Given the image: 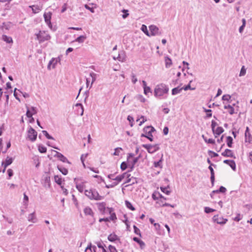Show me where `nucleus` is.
<instances>
[{
  "label": "nucleus",
  "instance_id": "62",
  "mask_svg": "<svg viewBox=\"0 0 252 252\" xmlns=\"http://www.w3.org/2000/svg\"><path fill=\"white\" fill-rule=\"evenodd\" d=\"M87 156H88L87 154H83V155H82V156L81 157V160L84 166H85V163H84V161H85V159L87 158Z\"/></svg>",
  "mask_w": 252,
  "mask_h": 252
},
{
  "label": "nucleus",
  "instance_id": "35",
  "mask_svg": "<svg viewBox=\"0 0 252 252\" xmlns=\"http://www.w3.org/2000/svg\"><path fill=\"white\" fill-rule=\"evenodd\" d=\"M125 204H126V207L127 208H128L129 209H130V210L134 211L135 210V208L132 206L131 203L130 202H129L128 201H127V200L125 201Z\"/></svg>",
  "mask_w": 252,
  "mask_h": 252
},
{
  "label": "nucleus",
  "instance_id": "23",
  "mask_svg": "<svg viewBox=\"0 0 252 252\" xmlns=\"http://www.w3.org/2000/svg\"><path fill=\"white\" fill-rule=\"evenodd\" d=\"M84 213L86 215H89L92 217L94 216V213L92 209L89 207H87L84 208Z\"/></svg>",
  "mask_w": 252,
  "mask_h": 252
},
{
  "label": "nucleus",
  "instance_id": "51",
  "mask_svg": "<svg viewBox=\"0 0 252 252\" xmlns=\"http://www.w3.org/2000/svg\"><path fill=\"white\" fill-rule=\"evenodd\" d=\"M122 12L124 13V14L122 15V17L124 19H126L129 15L128 10L126 9L122 10Z\"/></svg>",
  "mask_w": 252,
  "mask_h": 252
},
{
  "label": "nucleus",
  "instance_id": "47",
  "mask_svg": "<svg viewBox=\"0 0 252 252\" xmlns=\"http://www.w3.org/2000/svg\"><path fill=\"white\" fill-rule=\"evenodd\" d=\"M42 132L48 139H52V140L54 139V138L52 136H51L49 134V133L47 132V131L42 130Z\"/></svg>",
  "mask_w": 252,
  "mask_h": 252
},
{
  "label": "nucleus",
  "instance_id": "26",
  "mask_svg": "<svg viewBox=\"0 0 252 252\" xmlns=\"http://www.w3.org/2000/svg\"><path fill=\"white\" fill-rule=\"evenodd\" d=\"M109 211V213L110 214V217L108 218L109 219V220H115L117 219L116 215L115 213H112L113 211V209L112 208H108Z\"/></svg>",
  "mask_w": 252,
  "mask_h": 252
},
{
  "label": "nucleus",
  "instance_id": "42",
  "mask_svg": "<svg viewBox=\"0 0 252 252\" xmlns=\"http://www.w3.org/2000/svg\"><path fill=\"white\" fill-rule=\"evenodd\" d=\"M203 109L204 110V111L205 112L207 113V114H206L207 118H210L211 117H212V114L211 113L212 110L211 109H207L204 107H203Z\"/></svg>",
  "mask_w": 252,
  "mask_h": 252
},
{
  "label": "nucleus",
  "instance_id": "9",
  "mask_svg": "<svg viewBox=\"0 0 252 252\" xmlns=\"http://www.w3.org/2000/svg\"><path fill=\"white\" fill-rule=\"evenodd\" d=\"M52 15V13L51 12H45L43 15L45 23L50 28H52V24L51 22Z\"/></svg>",
  "mask_w": 252,
  "mask_h": 252
},
{
  "label": "nucleus",
  "instance_id": "45",
  "mask_svg": "<svg viewBox=\"0 0 252 252\" xmlns=\"http://www.w3.org/2000/svg\"><path fill=\"white\" fill-rule=\"evenodd\" d=\"M38 151L41 153H45L47 151V149L43 146L39 145L38 146Z\"/></svg>",
  "mask_w": 252,
  "mask_h": 252
},
{
  "label": "nucleus",
  "instance_id": "46",
  "mask_svg": "<svg viewBox=\"0 0 252 252\" xmlns=\"http://www.w3.org/2000/svg\"><path fill=\"white\" fill-rule=\"evenodd\" d=\"M90 76L92 78V83H91V85L90 86V88H91L92 87V85L93 84V83L95 81V79H96V74H95L94 72H91L90 74Z\"/></svg>",
  "mask_w": 252,
  "mask_h": 252
},
{
  "label": "nucleus",
  "instance_id": "30",
  "mask_svg": "<svg viewBox=\"0 0 252 252\" xmlns=\"http://www.w3.org/2000/svg\"><path fill=\"white\" fill-rule=\"evenodd\" d=\"M182 91V88H180L179 87L174 88L172 90V94L176 95V94L180 93Z\"/></svg>",
  "mask_w": 252,
  "mask_h": 252
},
{
  "label": "nucleus",
  "instance_id": "48",
  "mask_svg": "<svg viewBox=\"0 0 252 252\" xmlns=\"http://www.w3.org/2000/svg\"><path fill=\"white\" fill-rule=\"evenodd\" d=\"M127 167H128V164H127L126 162H123L121 164V169L122 170L124 171L126 170Z\"/></svg>",
  "mask_w": 252,
  "mask_h": 252
},
{
  "label": "nucleus",
  "instance_id": "49",
  "mask_svg": "<svg viewBox=\"0 0 252 252\" xmlns=\"http://www.w3.org/2000/svg\"><path fill=\"white\" fill-rule=\"evenodd\" d=\"M216 210L214 209H212V208H211L209 207H205L204 208V212L207 213V214H209V213H210L211 212H213L214 211H215Z\"/></svg>",
  "mask_w": 252,
  "mask_h": 252
},
{
  "label": "nucleus",
  "instance_id": "37",
  "mask_svg": "<svg viewBox=\"0 0 252 252\" xmlns=\"http://www.w3.org/2000/svg\"><path fill=\"white\" fill-rule=\"evenodd\" d=\"M224 108L225 109H226L227 108H229V113L230 115H232V114H233L234 113V109L230 105H225L224 106Z\"/></svg>",
  "mask_w": 252,
  "mask_h": 252
},
{
  "label": "nucleus",
  "instance_id": "19",
  "mask_svg": "<svg viewBox=\"0 0 252 252\" xmlns=\"http://www.w3.org/2000/svg\"><path fill=\"white\" fill-rule=\"evenodd\" d=\"M223 163L228 164L233 170L235 171L236 170V164L234 160L225 159L223 161Z\"/></svg>",
  "mask_w": 252,
  "mask_h": 252
},
{
  "label": "nucleus",
  "instance_id": "18",
  "mask_svg": "<svg viewBox=\"0 0 252 252\" xmlns=\"http://www.w3.org/2000/svg\"><path fill=\"white\" fill-rule=\"evenodd\" d=\"M213 134L215 135V137L216 138L218 135H220L224 131L223 128L221 126L218 127L216 129L212 130Z\"/></svg>",
  "mask_w": 252,
  "mask_h": 252
},
{
  "label": "nucleus",
  "instance_id": "55",
  "mask_svg": "<svg viewBox=\"0 0 252 252\" xmlns=\"http://www.w3.org/2000/svg\"><path fill=\"white\" fill-rule=\"evenodd\" d=\"M130 183L131 185L134 184L135 183H136V178L131 177V178H129L126 181V183Z\"/></svg>",
  "mask_w": 252,
  "mask_h": 252
},
{
  "label": "nucleus",
  "instance_id": "22",
  "mask_svg": "<svg viewBox=\"0 0 252 252\" xmlns=\"http://www.w3.org/2000/svg\"><path fill=\"white\" fill-rule=\"evenodd\" d=\"M29 7L31 8L32 11L33 13H38L41 10L42 7H40L38 5H30Z\"/></svg>",
  "mask_w": 252,
  "mask_h": 252
},
{
  "label": "nucleus",
  "instance_id": "17",
  "mask_svg": "<svg viewBox=\"0 0 252 252\" xmlns=\"http://www.w3.org/2000/svg\"><path fill=\"white\" fill-rule=\"evenodd\" d=\"M221 155L225 157H231L235 158L232 151L230 150L226 149L223 152L221 153Z\"/></svg>",
  "mask_w": 252,
  "mask_h": 252
},
{
  "label": "nucleus",
  "instance_id": "60",
  "mask_svg": "<svg viewBox=\"0 0 252 252\" xmlns=\"http://www.w3.org/2000/svg\"><path fill=\"white\" fill-rule=\"evenodd\" d=\"M231 98V96L229 94H224L222 97V99L223 100L229 101Z\"/></svg>",
  "mask_w": 252,
  "mask_h": 252
},
{
  "label": "nucleus",
  "instance_id": "6",
  "mask_svg": "<svg viewBox=\"0 0 252 252\" xmlns=\"http://www.w3.org/2000/svg\"><path fill=\"white\" fill-rule=\"evenodd\" d=\"M37 132L32 127L30 126L28 130V137L32 142L34 141L37 138Z\"/></svg>",
  "mask_w": 252,
  "mask_h": 252
},
{
  "label": "nucleus",
  "instance_id": "16",
  "mask_svg": "<svg viewBox=\"0 0 252 252\" xmlns=\"http://www.w3.org/2000/svg\"><path fill=\"white\" fill-rule=\"evenodd\" d=\"M60 58L59 57L57 58H53L52 59L49 63L48 65V68L50 69V66L52 65V68H55L56 64L58 62H60Z\"/></svg>",
  "mask_w": 252,
  "mask_h": 252
},
{
  "label": "nucleus",
  "instance_id": "34",
  "mask_svg": "<svg viewBox=\"0 0 252 252\" xmlns=\"http://www.w3.org/2000/svg\"><path fill=\"white\" fill-rule=\"evenodd\" d=\"M98 208L100 211L104 212L105 210V203L104 202L98 203Z\"/></svg>",
  "mask_w": 252,
  "mask_h": 252
},
{
  "label": "nucleus",
  "instance_id": "38",
  "mask_svg": "<svg viewBox=\"0 0 252 252\" xmlns=\"http://www.w3.org/2000/svg\"><path fill=\"white\" fill-rule=\"evenodd\" d=\"M54 179L55 182L58 184L59 185H60L61 186L62 185V178L60 177L58 175H55L54 176Z\"/></svg>",
  "mask_w": 252,
  "mask_h": 252
},
{
  "label": "nucleus",
  "instance_id": "12",
  "mask_svg": "<svg viewBox=\"0 0 252 252\" xmlns=\"http://www.w3.org/2000/svg\"><path fill=\"white\" fill-rule=\"evenodd\" d=\"M212 166H214L215 167L216 166V165H215L214 164H211V165H210V166H209L208 168L210 170V172H211L210 179H211V184H212V186H214V182H215V173H214V169L212 167Z\"/></svg>",
  "mask_w": 252,
  "mask_h": 252
},
{
  "label": "nucleus",
  "instance_id": "40",
  "mask_svg": "<svg viewBox=\"0 0 252 252\" xmlns=\"http://www.w3.org/2000/svg\"><path fill=\"white\" fill-rule=\"evenodd\" d=\"M86 38V36L80 35L76 39L75 41L79 43H83Z\"/></svg>",
  "mask_w": 252,
  "mask_h": 252
},
{
  "label": "nucleus",
  "instance_id": "32",
  "mask_svg": "<svg viewBox=\"0 0 252 252\" xmlns=\"http://www.w3.org/2000/svg\"><path fill=\"white\" fill-rule=\"evenodd\" d=\"M162 158L158 161H155L154 163V167H159L160 168H162Z\"/></svg>",
  "mask_w": 252,
  "mask_h": 252
},
{
  "label": "nucleus",
  "instance_id": "63",
  "mask_svg": "<svg viewBox=\"0 0 252 252\" xmlns=\"http://www.w3.org/2000/svg\"><path fill=\"white\" fill-rule=\"evenodd\" d=\"M131 81L133 84H135L137 81V79L134 74L132 73L131 74Z\"/></svg>",
  "mask_w": 252,
  "mask_h": 252
},
{
  "label": "nucleus",
  "instance_id": "13",
  "mask_svg": "<svg viewBox=\"0 0 252 252\" xmlns=\"http://www.w3.org/2000/svg\"><path fill=\"white\" fill-rule=\"evenodd\" d=\"M13 162V158H12L7 157L5 161L2 162V165L3 166L4 168L2 170V172L4 173L5 171L6 168L7 166L11 164Z\"/></svg>",
  "mask_w": 252,
  "mask_h": 252
},
{
  "label": "nucleus",
  "instance_id": "14",
  "mask_svg": "<svg viewBox=\"0 0 252 252\" xmlns=\"http://www.w3.org/2000/svg\"><path fill=\"white\" fill-rule=\"evenodd\" d=\"M126 52L124 50H122L119 52L117 60L121 62H124L126 61Z\"/></svg>",
  "mask_w": 252,
  "mask_h": 252
},
{
  "label": "nucleus",
  "instance_id": "4",
  "mask_svg": "<svg viewBox=\"0 0 252 252\" xmlns=\"http://www.w3.org/2000/svg\"><path fill=\"white\" fill-rule=\"evenodd\" d=\"M156 130L152 126H147L143 128V131L146 134V138H148L150 141H153V136L152 132Z\"/></svg>",
  "mask_w": 252,
  "mask_h": 252
},
{
  "label": "nucleus",
  "instance_id": "43",
  "mask_svg": "<svg viewBox=\"0 0 252 252\" xmlns=\"http://www.w3.org/2000/svg\"><path fill=\"white\" fill-rule=\"evenodd\" d=\"M96 244L99 248L101 249L102 252H107L106 249L104 248V246L102 243L97 242Z\"/></svg>",
  "mask_w": 252,
  "mask_h": 252
},
{
  "label": "nucleus",
  "instance_id": "44",
  "mask_svg": "<svg viewBox=\"0 0 252 252\" xmlns=\"http://www.w3.org/2000/svg\"><path fill=\"white\" fill-rule=\"evenodd\" d=\"M191 82H192V81L191 80V81H189V84L188 85H187V86H185L184 87H182V90H184L185 91H187L188 90H194L195 88H192L191 87V86H190V83Z\"/></svg>",
  "mask_w": 252,
  "mask_h": 252
},
{
  "label": "nucleus",
  "instance_id": "57",
  "mask_svg": "<svg viewBox=\"0 0 252 252\" xmlns=\"http://www.w3.org/2000/svg\"><path fill=\"white\" fill-rule=\"evenodd\" d=\"M122 150H123L122 148H120V147L116 148L115 149V152L114 153L113 155H115V156H119L120 151H122Z\"/></svg>",
  "mask_w": 252,
  "mask_h": 252
},
{
  "label": "nucleus",
  "instance_id": "53",
  "mask_svg": "<svg viewBox=\"0 0 252 252\" xmlns=\"http://www.w3.org/2000/svg\"><path fill=\"white\" fill-rule=\"evenodd\" d=\"M246 73V69H245L244 66H243L241 69L240 72L239 74L240 76H244Z\"/></svg>",
  "mask_w": 252,
  "mask_h": 252
},
{
  "label": "nucleus",
  "instance_id": "2",
  "mask_svg": "<svg viewBox=\"0 0 252 252\" xmlns=\"http://www.w3.org/2000/svg\"><path fill=\"white\" fill-rule=\"evenodd\" d=\"M85 194L90 199H94L95 200L102 199V196L99 195L98 192L95 189H91L90 190H85Z\"/></svg>",
  "mask_w": 252,
  "mask_h": 252
},
{
  "label": "nucleus",
  "instance_id": "33",
  "mask_svg": "<svg viewBox=\"0 0 252 252\" xmlns=\"http://www.w3.org/2000/svg\"><path fill=\"white\" fill-rule=\"evenodd\" d=\"M2 39L8 43H12L13 42L12 38L11 37L7 36L6 35H2Z\"/></svg>",
  "mask_w": 252,
  "mask_h": 252
},
{
  "label": "nucleus",
  "instance_id": "39",
  "mask_svg": "<svg viewBox=\"0 0 252 252\" xmlns=\"http://www.w3.org/2000/svg\"><path fill=\"white\" fill-rule=\"evenodd\" d=\"M242 25L239 28V31L240 33H242L243 32L244 29L246 26V19L243 18L242 20Z\"/></svg>",
  "mask_w": 252,
  "mask_h": 252
},
{
  "label": "nucleus",
  "instance_id": "52",
  "mask_svg": "<svg viewBox=\"0 0 252 252\" xmlns=\"http://www.w3.org/2000/svg\"><path fill=\"white\" fill-rule=\"evenodd\" d=\"M133 228H134V232L135 234H136L137 235H139V236H141V233H140V229L137 228L135 225H133Z\"/></svg>",
  "mask_w": 252,
  "mask_h": 252
},
{
  "label": "nucleus",
  "instance_id": "54",
  "mask_svg": "<svg viewBox=\"0 0 252 252\" xmlns=\"http://www.w3.org/2000/svg\"><path fill=\"white\" fill-rule=\"evenodd\" d=\"M245 139L246 142L251 143V142L252 141V136L250 133L248 134H247V136H245Z\"/></svg>",
  "mask_w": 252,
  "mask_h": 252
},
{
  "label": "nucleus",
  "instance_id": "56",
  "mask_svg": "<svg viewBox=\"0 0 252 252\" xmlns=\"http://www.w3.org/2000/svg\"><path fill=\"white\" fill-rule=\"evenodd\" d=\"M118 185V182H113L111 184L106 185L105 187L107 189L112 188Z\"/></svg>",
  "mask_w": 252,
  "mask_h": 252
},
{
  "label": "nucleus",
  "instance_id": "25",
  "mask_svg": "<svg viewBox=\"0 0 252 252\" xmlns=\"http://www.w3.org/2000/svg\"><path fill=\"white\" fill-rule=\"evenodd\" d=\"M133 240L138 243L141 249H143L145 246L144 242L137 237H134Z\"/></svg>",
  "mask_w": 252,
  "mask_h": 252
},
{
  "label": "nucleus",
  "instance_id": "5",
  "mask_svg": "<svg viewBox=\"0 0 252 252\" xmlns=\"http://www.w3.org/2000/svg\"><path fill=\"white\" fill-rule=\"evenodd\" d=\"M142 147L145 148L148 153L153 154L158 151L159 149L158 144H143Z\"/></svg>",
  "mask_w": 252,
  "mask_h": 252
},
{
  "label": "nucleus",
  "instance_id": "27",
  "mask_svg": "<svg viewBox=\"0 0 252 252\" xmlns=\"http://www.w3.org/2000/svg\"><path fill=\"white\" fill-rule=\"evenodd\" d=\"M108 239L111 242H114L118 239V237L115 234L112 233L108 236Z\"/></svg>",
  "mask_w": 252,
  "mask_h": 252
},
{
  "label": "nucleus",
  "instance_id": "59",
  "mask_svg": "<svg viewBox=\"0 0 252 252\" xmlns=\"http://www.w3.org/2000/svg\"><path fill=\"white\" fill-rule=\"evenodd\" d=\"M27 112H26L27 117L28 118L32 117V115H33V114L31 111V110L29 109V108H28V106H27Z\"/></svg>",
  "mask_w": 252,
  "mask_h": 252
},
{
  "label": "nucleus",
  "instance_id": "41",
  "mask_svg": "<svg viewBox=\"0 0 252 252\" xmlns=\"http://www.w3.org/2000/svg\"><path fill=\"white\" fill-rule=\"evenodd\" d=\"M76 187L79 192H83L84 188L83 184H76Z\"/></svg>",
  "mask_w": 252,
  "mask_h": 252
},
{
  "label": "nucleus",
  "instance_id": "3",
  "mask_svg": "<svg viewBox=\"0 0 252 252\" xmlns=\"http://www.w3.org/2000/svg\"><path fill=\"white\" fill-rule=\"evenodd\" d=\"M36 39L39 42H42L46 40H48L50 38V36L46 33L44 31H40L38 33L35 34Z\"/></svg>",
  "mask_w": 252,
  "mask_h": 252
},
{
  "label": "nucleus",
  "instance_id": "7",
  "mask_svg": "<svg viewBox=\"0 0 252 252\" xmlns=\"http://www.w3.org/2000/svg\"><path fill=\"white\" fill-rule=\"evenodd\" d=\"M150 36L160 35L161 33L159 31V29L155 25L149 26Z\"/></svg>",
  "mask_w": 252,
  "mask_h": 252
},
{
  "label": "nucleus",
  "instance_id": "21",
  "mask_svg": "<svg viewBox=\"0 0 252 252\" xmlns=\"http://www.w3.org/2000/svg\"><path fill=\"white\" fill-rule=\"evenodd\" d=\"M139 157L135 158L133 159L132 162L128 163V167L130 168L129 171H131L133 169L134 165L139 160Z\"/></svg>",
  "mask_w": 252,
  "mask_h": 252
},
{
  "label": "nucleus",
  "instance_id": "15",
  "mask_svg": "<svg viewBox=\"0 0 252 252\" xmlns=\"http://www.w3.org/2000/svg\"><path fill=\"white\" fill-rule=\"evenodd\" d=\"M130 176V174H127V173H124L123 174L117 176L116 178L113 179V180L115 181V182H118V184L119 182H121L122 180L125 178V177L129 178Z\"/></svg>",
  "mask_w": 252,
  "mask_h": 252
},
{
  "label": "nucleus",
  "instance_id": "31",
  "mask_svg": "<svg viewBox=\"0 0 252 252\" xmlns=\"http://www.w3.org/2000/svg\"><path fill=\"white\" fill-rule=\"evenodd\" d=\"M141 31L147 36H150V32L147 30V27L145 25H142L141 28Z\"/></svg>",
  "mask_w": 252,
  "mask_h": 252
},
{
  "label": "nucleus",
  "instance_id": "1",
  "mask_svg": "<svg viewBox=\"0 0 252 252\" xmlns=\"http://www.w3.org/2000/svg\"><path fill=\"white\" fill-rule=\"evenodd\" d=\"M169 88L168 87L164 84H160L157 85L154 90V95L156 97L161 96L165 94H167L168 92Z\"/></svg>",
  "mask_w": 252,
  "mask_h": 252
},
{
  "label": "nucleus",
  "instance_id": "20",
  "mask_svg": "<svg viewBox=\"0 0 252 252\" xmlns=\"http://www.w3.org/2000/svg\"><path fill=\"white\" fill-rule=\"evenodd\" d=\"M28 220L29 221L32 222L33 223H35L37 222V219L35 216L34 212L29 215Z\"/></svg>",
  "mask_w": 252,
  "mask_h": 252
},
{
  "label": "nucleus",
  "instance_id": "64",
  "mask_svg": "<svg viewBox=\"0 0 252 252\" xmlns=\"http://www.w3.org/2000/svg\"><path fill=\"white\" fill-rule=\"evenodd\" d=\"M151 92V88L149 87H145V88H144V93L145 94H147Z\"/></svg>",
  "mask_w": 252,
  "mask_h": 252
},
{
  "label": "nucleus",
  "instance_id": "10",
  "mask_svg": "<svg viewBox=\"0 0 252 252\" xmlns=\"http://www.w3.org/2000/svg\"><path fill=\"white\" fill-rule=\"evenodd\" d=\"M214 222L218 224H224L227 221V219H224L222 217H219V215H215L213 218Z\"/></svg>",
  "mask_w": 252,
  "mask_h": 252
},
{
  "label": "nucleus",
  "instance_id": "50",
  "mask_svg": "<svg viewBox=\"0 0 252 252\" xmlns=\"http://www.w3.org/2000/svg\"><path fill=\"white\" fill-rule=\"evenodd\" d=\"M108 252H118L114 246L109 245Z\"/></svg>",
  "mask_w": 252,
  "mask_h": 252
},
{
  "label": "nucleus",
  "instance_id": "36",
  "mask_svg": "<svg viewBox=\"0 0 252 252\" xmlns=\"http://www.w3.org/2000/svg\"><path fill=\"white\" fill-rule=\"evenodd\" d=\"M226 139H227V146L229 147V148H231L232 147V143H233V139L230 136H228L226 137Z\"/></svg>",
  "mask_w": 252,
  "mask_h": 252
},
{
  "label": "nucleus",
  "instance_id": "24",
  "mask_svg": "<svg viewBox=\"0 0 252 252\" xmlns=\"http://www.w3.org/2000/svg\"><path fill=\"white\" fill-rule=\"evenodd\" d=\"M96 247L95 246H92V244L90 243V245H88L87 247L86 248L85 252H88L89 251H90V252H92L93 251H94V252H96Z\"/></svg>",
  "mask_w": 252,
  "mask_h": 252
},
{
  "label": "nucleus",
  "instance_id": "29",
  "mask_svg": "<svg viewBox=\"0 0 252 252\" xmlns=\"http://www.w3.org/2000/svg\"><path fill=\"white\" fill-rule=\"evenodd\" d=\"M58 169L64 175H66L68 173V170L66 168L63 167L62 166L58 165L57 166Z\"/></svg>",
  "mask_w": 252,
  "mask_h": 252
},
{
  "label": "nucleus",
  "instance_id": "8",
  "mask_svg": "<svg viewBox=\"0 0 252 252\" xmlns=\"http://www.w3.org/2000/svg\"><path fill=\"white\" fill-rule=\"evenodd\" d=\"M42 181V184L45 188H49L50 187V177L48 173L43 175Z\"/></svg>",
  "mask_w": 252,
  "mask_h": 252
},
{
  "label": "nucleus",
  "instance_id": "28",
  "mask_svg": "<svg viewBox=\"0 0 252 252\" xmlns=\"http://www.w3.org/2000/svg\"><path fill=\"white\" fill-rule=\"evenodd\" d=\"M165 66L166 68L170 67V66L172 64L171 59L167 56L165 57Z\"/></svg>",
  "mask_w": 252,
  "mask_h": 252
},
{
  "label": "nucleus",
  "instance_id": "11",
  "mask_svg": "<svg viewBox=\"0 0 252 252\" xmlns=\"http://www.w3.org/2000/svg\"><path fill=\"white\" fill-rule=\"evenodd\" d=\"M54 152L56 153L55 157L58 158L59 160L63 162H66L69 164L71 163L67 159V158L65 157L63 154L56 151Z\"/></svg>",
  "mask_w": 252,
  "mask_h": 252
},
{
  "label": "nucleus",
  "instance_id": "58",
  "mask_svg": "<svg viewBox=\"0 0 252 252\" xmlns=\"http://www.w3.org/2000/svg\"><path fill=\"white\" fill-rule=\"evenodd\" d=\"M127 120L129 122L130 126H133V122H134L133 118L129 115L127 116Z\"/></svg>",
  "mask_w": 252,
  "mask_h": 252
},
{
  "label": "nucleus",
  "instance_id": "61",
  "mask_svg": "<svg viewBox=\"0 0 252 252\" xmlns=\"http://www.w3.org/2000/svg\"><path fill=\"white\" fill-rule=\"evenodd\" d=\"M160 189L163 192L165 193L167 195L169 194V193H170V191L168 190L166 188L160 187Z\"/></svg>",
  "mask_w": 252,
  "mask_h": 252
}]
</instances>
